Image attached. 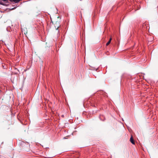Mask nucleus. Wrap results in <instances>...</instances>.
Returning a JSON list of instances; mask_svg holds the SVG:
<instances>
[{
	"label": "nucleus",
	"mask_w": 158,
	"mask_h": 158,
	"mask_svg": "<svg viewBox=\"0 0 158 158\" xmlns=\"http://www.w3.org/2000/svg\"><path fill=\"white\" fill-rule=\"evenodd\" d=\"M130 141L131 142V143L132 144H135V142H134V139L133 138L132 136H131V137L130 139Z\"/></svg>",
	"instance_id": "nucleus-1"
},
{
	"label": "nucleus",
	"mask_w": 158,
	"mask_h": 158,
	"mask_svg": "<svg viewBox=\"0 0 158 158\" xmlns=\"http://www.w3.org/2000/svg\"><path fill=\"white\" fill-rule=\"evenodd\" d=\"M20 0H10V2H14L15 3L19 2Z\"/></svg>",
	"instance_id": "nucleus-2"
},
{
	"label": "nucleus",
	"mask_w": 158,
	"mask_h": 158,
	"mask_svg": "<svg viewBox=\"0 0 158 158\" xmlns=\"http://www.w3.org/2000/svg\"><path fill=\"white\" fill-rule=\"evenodd\" d=\"M110 43V41H108V42L106 43V45L108 46Z\"/></svg>",
	"instance_id": "nucleus-3"
},
{
	"label": "nucleus",
	"mask_w": 158,
	"mask_h": 158,
	"mask_svg": "<svg viewBox=\"0 0 158 158\" xmlns=\"http://www.w3.org/2000/svg\"><path fill=\"white\" fill-rule=\"evenodd\" d=\"M111 40H112L111 38L110 37V39L109 40V41H110V42H111Z\"/></svg>",
	"instance_id": "nucleus-4"
},
{
	"label": "nucleus",
	"mask_w": 158,
	"mask_h": 158,
	"mask_svg": "<svg viewBox=\"0 0 158 158\" xmlns=\"http://www.w3.org/2000/svg\"><path fill=\"white\" fill-rule=\"evenodd\" d=\"M0 4H1V5H3V3L1 2H0Z\"/></svg>",
	"instance_id": "nucleus-5"
},
{
	"label": "nucleus",
	"mask_w": 158,
	"mask_h": 158,
	"mask_svg": "<svg viewBox=\"0 0 158 158\" xmlns=\"http://www.w3.org/2000/svg\"><path fill=\"white\" fill-rule=\"evenodd\" d=\"M2 1H3V2H6V1L7 0H2Z\"/></svg>",
	"instance_id": "nucleus-6"
},
{
	"label": "nucleus",
	"mask_w": 158,
	"mask_h": 158,
	"mask_svg": "<svg viewBox=\"0 0 158 158\" xmlns=\"http://www.w3.org/2000/svg\"><path fill=\"white\" fill-rule=\"evenodd\" d=\"M59 28V27H58L56 29V30H58V28Z\"/></svg>",
	"instance_id": "nucleus-7"
},
{
	"label": "nucleus",
	"mask_w": 158,
	"mask_h": 158,
	"mask_svg": "<svg viewBox=\"0 0 158 158\" xmlns=\"http://www.w3.org/2000/svg\"><path fill=\"white\" fill-rule=\"evenodd\" d=\"M62 116V117H64V115H63Z\"/></svg>",
	"instance_id": "nucleus-8"
}]
</instances>
